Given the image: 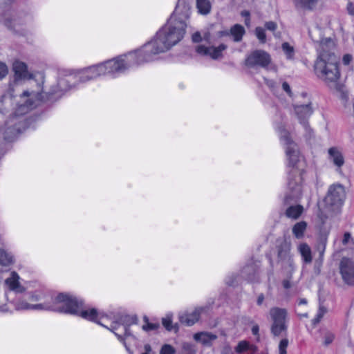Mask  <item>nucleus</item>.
<instances>
[{
    "instance_id": "obj_60",
    "label": "nucleus",
    "mask_w": 354,
    "mask_h": 354,
    "mask_svg": "<svg viewBox=\"0 0 354 354\" xmlns=\"http://www.w3.org/2000/svg\"><path fill=\"white\" fill-rule=\"evenodd\" d=\"M5 139L8 140H10L12 139V136H8L7 133L5 135Z\"/></svg>"
},
{
    "instance_id": "obj_10",
    "label": "nucleus",
    "mask_w": 354,
    "mask_h": 354,
    "mask_svg": "<svg viewBox=\"0 0 354 354\" xmlns=\"http://www.w3.org/2000/svg\"><path fill=\"white\" fill-rule=\"evenodd\" d=\"M102 75L104 74L100 64L75 71V76L80 83H85Z\"/></svg>"
},
{
    "instance_id": "obj_6",
    "label": "nucleus",
    "mask_w": 354,
    "mask_h": 354,
    "mask_svg": "<svg viewBox=\"0 0 354 354\" xmlns=\"http://www.w3.org/2000/svg\"><path fill=\"white\" fill-rule=\"evenodd\" d=\"M271 320L270 332L274 337H283L287 333L288 311L286 308L272 307L269 310Z\"/></svg>"
},
{
    "instance_id": "obj_38",
    "label": "nucleus",
    "mask_w": 354,
    "mask_h": 354,
    "mask_svg": "<svg viewBox=\"0 0 354 354\" xmlns=\"http://www.w3.org/2000/svg\"><path fill=\"white\" fill-rule=\"evenodd\" d=\"M174 348L169 344H165L160 349V354H174Z\"/></svg>"
},
{
    "instance_id": "obj_35",
    "label": "nucleus",
    "mask_w": 354,
    "mask_h": 354,
    "mask_svg": "<svg viewBox=\"0 0 354 354\" xmlns=\"http://www.w3.org/2000/svg\"><path fill=\"white\" fill-rule=\"evenodd\" d=\"M326 308H324L323 306H320L316 317L314 318L312 321L313 324L315 326L316 324H317L320 322V320L322 319V318L323 317V316L326 313Z\"/></svg>"
},
{
    "instance_id": "obj_33",
    "label": "nucleus",
    "mask_w": 354,
    "mask_h": 354,
    "mask_svg": "<svg viewBox=\"0 0 354 354\" xmlns=\"http://www.w3.org/2000/svg\"><path fill=\"white\" fill-rule=\"evenodd\" d=\"M282 49L288 59H291L293 57L294 48L288 43H283L282 44Z\"/></svg>"
},
{
    "instance_id": "obj_19",
    "label": "nucleus",
    "mask_w": 354,
    "mask_h": 354,
    "mask_svg": "<svg viewBox=\"0 0 354 354\" xmlns=\"http://www.w3.org/2000/svg\"><path fill=\"white\" fill-rule=\"evenodd\" d=\"M194 339L204 346H210L212 342L217 339V335L209 332H200L194 335Z\"/></svg>"
},
{
    "instance_id": "obj_12",
    "label": "nucleus",
    "mask_w": 354,
    "mask_h": 354,
    "mask_svg": "<svg viewBox=\"0 0 354 354\" xmlns=\"http://www.w3.org/2000/svg\"><path fill=\"white\" fill-rule=\"evenodd\" d=\"M340 274L343 281L348 285L354 284V262L348 258H343L339 264Z\"/></svg>"
},
{
    "instance_id": "obj_13",
    "label": "nucleus",
    "mask_w": 354,
    "mask_h": 354,
    "mask_svg": "<svg viewBox=\"0 0 354 354\" xmlns=\"http://www.w3.org/2000/svg\"><path fill=\"white\" fill-rule=\"evenodd\" d=\"M310 101L303 104L294 105L295 113L299 122L306 128L308 127V119L312 115L313 109Z\"/></svg>"
},
{
    "instance_id": "obj_7",
    "label": "nucleus",
    "mask_w": 354,
    "mask_h": 354,
    "mask_svg": "<svg viewBox=\"0 0 354 354\" xmlns=\"http://www.w3.org/2000/svg\"><path fill=\"white\" fill-rule=\"evenodd\" d=\"M290 250L291 244L287 241L282 242L278 247L277 263L291 277L295 270V263Z\"/></svg>"
},
{
    "instance_id": "obj_15",
    "label": "nucleus",
    "mask_w": 354,
    "mask_h": 354,
    "mask_svg": "<svg viewBox=\"0 0 354 354\" xmlns=\"http://www.w3.org/2000/svg\"><path fill=\"white\" fill-rule=\"evenodd\" d=\"M19 280V274L13 271L10 273V277L5 280V283L10 290L17 293H22L26 288L21 284Z\"/></svg>"
},
{
    "instance_id": "obj_49",
    "label": "nucleus",
    "mask_w": 354,
    "mask_h": 354,
    "mask_svg": "<svg viewBox=\"0 0 354 354\" xmlns=\"http://www.w3.org/2000/svg\"><path fill=\"white\" fill-rule=\"evenodd\" d=\"M241 15L246 17L245 24L248 25L250 21V12L247 10H243L241 12Z\"/></svg>"
},
{
    "instance_id": "obj_51",
    "label": "nucleus",
    "mask_w": 354,
    "mask_h": 354,
    "mask_svg": "<svg viewBox=\"0 0 354 354\" xmlns=\"http://www.w3.org/2000/svg\"><path fill=\"white\" fill-rule=\"evenodd\" d=\"M30 299L32 301H37L40 299V297L36 293H32L30 296Z\"/></svg>"
},
{
    "instance_id": "obj_34",
    "label": "nucleus",
    "mask_w": 354,
    "mask_h": 354,
    "mask_svg": "<svg viewBox=\"0 0 354 354\" xmlns=\"http://www.w3.org/2000/svg\"><path fill=\"white\" fill-rule=\"evenodd\" d=\"M31 307L32 304H30L24 300H19L15 304V308L18 310H30L31 309Z\"/></svg>"
},
{
    "instance_id": "obj_59",
    "label": "nucleus",
    "mask_w": 354,
    "mask_h": 354,
    "mask_svg": "<svg viewBox=\"0 0 354 354\" xmlns=\"http://www.w3.org/2000/svg\"><path fill=\"white\" fill-rule=\"evenodd\" d=\"M307 303V301L306 299H301L299 304H306Z\"/></svg>"
},
{
    "instance_id": "obj_43",
    "label": "nucleus",
    "mask_w": 354,
    "mask_h": 354,
    "mask_svg": "<svg viewBox=\"0 0 354 354\" xmlns=\"http://www.w3.org/2000/svg\"><path fill=\"white\" fill-rule=\"evenodd\" d=\"M203 39V37L201 36L199 32H196L192 35V41L195 43H198L201 41Z\"/></svg>"
},
{
    "instance_id": "obj_20",
    "label": "nucleus",
    "mask_w": 354,
    "mask_h": 354,
    "mask_svg": "<svg viewBox=\"0 0 354 354\" xmlns=\"http://www.w3.org/2000/svg\"><path fill=\"white\" fill-rule=\"evenodd\" d=\"M13 71L16 77L18 79H26L30 77L27 66L24 62L15 61L13 63Z\"/></svg>"
},
{
    "instance_id": "obj_17",
    "label": "nucleus",
    "mask_w": 354,
    "mask_h": 354,
    "mask_svg": "<svg viewBox=\"0 0 354 354\" xmlns=\"http://www.w3.org/2000/svg\"><path fill=\"white\" fill-rule=\"evenodd\" d=\"M77 315L85 319L95 322L102 326H106V324L102 321L104 317H100L99 319L97 311L95 308L83 310L82 308H79V314Z\"/></svg>"
},
{
    "instance_id": "obj_57",
    "label": "nucleus",
    "mask_w": 354,
    "mask_h": 354,
    "mask_svg": "<svg viewBox=\"0 0 354 354\" xmlns=\"http://www.w3.org/2000/svg\"><path fill=\"white\" fill-rule=\"evenodd\" d=\"M123 330H124V334L125 336H130L131 335V333L129 331V329L127 326H123Z\"/></svg>"
},
{
    "instance_id": "obj_41",
    "label": "nucleus",
    "mask_w": 354,
    "mask_h": 354,
    "mask_svg": "<svg viewBox=\"0 0 354 354\" xmlns=\"http://www.w3.org/2000/svg\"><path fill=\"white\" fill-rule=\"evenodd\" d=\"M334 339H335L334 334L330 332H327L324 335V343L326 346H328L333 342Z\"/></svg>"
},
{
    "instance_id": "obj_26",
    "label": "nucleus",
    "mask_w": 354,
    "mask_h": 354,
    "mask_svg": "<svg viewBox=\"0 0 354 354\" xmlns=\"http://www.w3.org/2000/svg\"><path fill=\"white\" fill-rule=\"evenodd\" d=\"M245 32L244 28L240 24L234 25L230 30V34L233 37V39L236 42L241 41Z\"/></svg>"
},
{
    "instance_id": "obj_30",
    "label": "nucleus",
    "mask_w": 354,
    "mask_h": 354,
    "mask_svg": "<svg viewBox=\"0 0 354 354\" xmlns=\"http://www.w3.org/2000/svg\"><path fill=\"white\" fill-rule=\"evenodd\" d=\"M145 324L142 326V329L145 331L156 330L159 328L160 324L158 323H150L147 316L144 318Z\"/></svg>"
},
{
    "instance_id": "obj_40",
    "label": "nucleus",
    "mask_w": 354,
    "mask_h": 354,
    "mask_svg": "<svg viewBox=\"0 0 354 354\" xmlns=\"http://www.w3.org/2000/svg\"><path fill=\"white\" fill-rule=\"evenodd\" d=\"M183 351L185 352V353L187 354H195L196 351L194 348V346L189 343H184L183 344Z\"/></svg>"
},
{
    "instance_id": "obj_52",
    "label": "nucleus",
    "mask_w": 354,
    "mask_h": 354,
    "mask_svg": "<svg viewBox=\"0 0 354 354\" xmlns=\"http://www.w3.org/2000/svg\"><path fill=\"white\" fill-rule=\"evenodd\" d=\"M144 348H145V352L143 353L142 354H151V347L149 344H145L144 346Z\"/></svg>"
},
{
    "instance_id": "obj_42",
    "label": "nucleus",
    "mask_w": 354,
    "mask_h": 354,
    "mask_svg": "<svg viewBox=\"0 0 354 354\" xmlns=\"http://www.w3.org/2000/svg\"><path fill=\"white\" fill-rule=\"evenodd\" d=\"M265 27L269 30L274 31L277 28V25L274 21H268L265 24Z\"/></svg>"
},
{
    "instance_id": "obj_61",
    "label": "nucleus",
    "mask_w": 354,
    "mask_h": 354,
    "mask_svg": "<svg viewBox=\"0 0 354 354\" xmlns=\"http://www.w3.org/2000/svg\"><path fill=\"white\" fill-rule=\"evenodd\" d=\"M32 105V103H30H30H28V104H26V106H28H28H31Z\"/></svg>"
},
{
    "instance_id": "obj_53",
    "label": "nucleus",
    "mask_w": 354,
    "mask_h": 354,
    "mask_svg": "<svg viewBox=\"0 0 354 354\" xmlns=\"http://www.w3.org/2000/svg\"><path fill=\"white\" fill-rule=\"evenodd\" d=\"M263 300H264V295L263 294H260L257 298V305L261 306L263 304Z\"/></svg>"
},
{
    "instance_id": "obj_23",
    "label": "nucleus",
    "mask_w": 354,
    "mask_h": 354,
    "mask_svg": "<svg viewBox=\"0 0 354 354\" xmlns=\"http://www.w3.org/2000/svg\"><path fill=\"white\" fill-rule=\"evenodd\" d=\"M298 251L305 263L309 264L312 262L313 257L311 249L308 244L305 243L299 244L298 245Z\"/></svg>"
},
{
    "instance_id": "obj_29",
    "label": "nucleus",
    "mask_w": 354,
    "mask_h": 354,
    "mask_svg": "<svg viewBox=\"0 0 354 354\" xmlns=\"http://www.w3.org/2000/svg\"><path fill=\"white\" fill-rule=\"evenodd\" d=\"M162 324L169 331L173 330L177 331L178 330V327L177 326V325H174L172 324L171 315H167L165 317H163L162 319Z\"/></svg>"
},
{
    "instance_id": "obj_46",
    "label": "nucleus",
    "mask_w": 354,
    "mask_h": 354,
    "mask_svg": "<svg viewBox=\"0 0 354 354\" xmlns=\"http://www.w3.org/2000/svg\"><path fill=\"white\" fill-rule=\"evenodd\" d=\"M221 354H232L231 347L227 344L225 345L222 348Z\"/></svg>"
},
{
    "instance_id": "obj_21",
    "label": "nucleus",
    "mask_w": 354,
    "mask_h": 354,
    "mask_svg": "<svg viewBox=\"0 0 354 354\" xmlns=\"http://www.w3.org/2000/svg\"><path fill=\"white\" fill-rule=\"evenodd\" d=\"M290 204H288L289 205L285 212V215L287 218H291L292 220L298 219L302 213L304 212V207L301 205H292Z\"/></svg>"
},
{
    "instance_id": "obj_56",
    "label": "nucleus",
    "mask_w": 354,
    "mask_h": 354,
    "mask_svg": "<svg viewBox=\"0 0 354 354\" xmlns=\"http://www.w3.org/2000/svg\"><path fill=\"white\" fill-rule=\"evenodd\" d=\"M283 286L286 289L289 288L291 286L290 281L289 280H284L283 281Z\"/></svg>"
},
{
    "instance_id": "obj_9",
    "label": "nucleus",
    "mask_w": 354,
    "mask_h": 354,
    "mask_svg": "<svg viewBox=\"0 0 354 354\" xmlns=\"http://www.w3.org/2000/svg\"><path fill=\"white\" fill-rule=\"evenodd\" d=\"M271 62L270 55L264 50H256L248 55L245 64L248 67H267Z\"/></svg>"
},
{
    "instance_id": "obj_4",
    "label": "nucleus",
    "mask_w": 354,
    "mask_h": 354,
    "mask_svg": "<svg viewBox=\"0 0 354 354\" xmlns=\"http://www.w3.org/2000/svg\"><path fill=\"white\" fill-rule=\"evenodd\" d=\"M304 171L290 169L288 172L287 192L283 199L284 205L297 202L301 197Z\"/></svg>"
},
{
    "instance_id": "obj_36",
    "label": "nucleus",
    "mask_w": 354,
    "mask_h": 354,
    "mask_svg": "<svg viewBox=\"0 0 354 354\" xmlns=\"http://www.w3.org/2000/svg\"><path fill=\"white\" fill-rule=\"evenodd\" d=\"M288 346V340L286 338L282 339L279 344V354H287L286 349Z\"/></svg>"
},
{
    "instance_id": "obj_25",
    "label": "nucleus",
    "mask_w": 354,
    "mask_h": 354,
    "mask_svg": "<svg viewBox=\"0 0 354 354\" xmlns=\"http://www.w3.org/2000/svg\"><path fill=\"white\" fill-rule=\"evenodd\" d=\"M15 263L14 256L4 249L0 248V266L8 267Z\"/></svg>"
},
{
    "instance_id": "obj_37",
    "label": "nucleus",
    "mask_w": 354,
    "mask_h": 354,
    "mask_svg": "<svg viewBox=\"0 0 354 354\" xmlns=\"http://www.w3.org/2000/svg\"><path fill=\"white\" fill-rule=\"evenodd\" d=\"M119 326L120 325L118 322H113L111 324L110 327H108L106 325L105 327L109 329L113 333H114L120 341H123V337H122V335L116 332V330L118 329Z\"/></svg>"
},
{
    "instance_id": "obj_62",
    "label": "nucleus",
    "mask_w": 354,
    "mask_h": 354,
    "mask_svg": "<svg viewBox=\"0 0 354 354\" xmlns=\"http://www.w3.org/2000/svg\"><path fill=\"white\" fill-rule=\"evenodd\" d=\"M230 286H232V283H230L229 282H227Z\"/></svg>"
},
{
    "instance_id": "obj_27",
    "label": "nucleus",
    "mask_w": 354,
    "mask_h": 354,
    "mask_svg": "<svg viewBox=\"0 0 354 354\" xmlns=\"http://www.w3.org/2000/svg\"><path fill=\"white\" fill-rule=\"evenodd\" d=\"M317 0H294L296 8L303 10H313L316 4Z\"/></svg>"
},
{
    "instance_id": "obj_14",
    "label": "nucleus",
    "mask_w": 354,
    "mask_h": 354,
    "mask_svg": "<svg viewBox=\"0 0 354 354\" xmlns=\"http://www.w3.org/2000/svg\"><path fill=\"white\" fill-rule=\"evenodd\" d=\"M226 49L227 46L223 44L217 47L199 45L196 47V52L202 55L209 56L213 59H218L223 57V52Z\"/></svg>"
},
{
    "instance_id": "obj_28",
    "label": "nucleus",
    "mask_w": 354,
    "mask_h": 354,
    "mask_svg": "<svg viewBox=\"0 0 354 354\" xmlns=\"http://www.w3.org/2000/svg\"><path fill=\"white\" fill-rule=\"evenodd\" d=\"M198 12L202 15H207L211 10V3L209 0H196Z\"/></svg>"
},
{
    "instance_id": "obj_8",
    "label": "nucleus",
    "mask_w": 354,
    "mask_h": 354,
    "mask_svg": "<svg viewBox=\"0 0 354 354\" xmlns=\"http://www.w3.org/2000/svg\"><path fill=\"white\" fill-rule=\"evenodd\" d=\"M346 198L344 187L341 185H333L330 187L326 197V203L333 211H338Z\"/></svg>"
},
{
    "instance_id": "obj_54",
    "label": "nucleus",
    "mask_w": 354,
    "mask_h": 354,
    "mask_svg": "<svg viewBox=\"0 0 354 354\" xmlns=\"http://www.w3.org/2000/svg\"><path fill=\"white\" fill-rule=\"evenodd\" d=\"M264 80H265L266 84L268 86H270V87H271V88H273V87H274V82L272 80H268V79H266V78H264Z\"/></svg>"
},
{
    "instance_id": "obj_22",
    "label": "nucleus",
    "mask_w": 354,
    "mask_h": 354,
    "mask_svg": "<svg viewBox=\"0 0 354 354\" xmlns=\"http://www.w3.org/2000/svg\"><path fill=\"white\" fill-rule=\"evenodd\" d=\"M328 154L330 160L335 165L341 167L344 163V160L342 153L335 147H331L328 149Z\"/></svg>"
},
{
    "instance_id": "obj_48",
    "label": "nucleus",
    "mask_w": 354,
    "mask_h": 354,
    "mask_svg": "<svg viewBox=\"0 0 354 354\" xmlns=\"http://www.w3.org/2000/svg\"><path fill=\"white\" fill-rule=\"evenodd\" d=\"M347 11L349 15L353 16L354 15V5L353 3L349 2L347 5Z\"/></svg>"
},
{
    "instance_id": "obj_11",
    "label": "nucleus",
    "mask_w": 354,
    "mask_h": 354,
    "mask_svg": "<svg viewBox=\"0 0 354 354\" xmlns=\"http://www.w3.org/2000/svg\"><path fill=\"white\" fill-rule=\"evenodd\" d=\"M75 80H77L75 76V72L60 77L57 81V85L53 88L50 93L53 95H62L64 92L75 86L74 83Z\"/></svg>"
},
{
    "instance_id": "obj_44",
    "label": "nucleus",
    "mask_w": 354,
    "mask_h": 354,
    "mask_svg": "<svg viewBox=\"0 0 354 354\" xmlns=\"http://www.w3.org/2000/svg\"><path fill=\"white\" fill-rule=\"evenodd\" d=\"M353 59V57L351 55L349 54H346V55H344L343 58H342V62L344 63V64L345 65H348L352 61Z\"/></svg>"
},
{
    "instance_id": "obj_18",
    "label": "nucleus",
    "mask_w": 354,
    "mask_h": 354,
    "mask_svg": "<svg viewBox=\"0 0 354 354\" xmlns=\"http://www.w3.org/2000/svg\"><path fill=\"white\" fill-rule=\"evenodd\" d=\"M201 310L196 309L191 313H183L179 316L180 322L186 326H192L199 319Z\"/></svg>"
},
{
    "instance_id": "obj_5",
    "label": "nucleus",
    "mask_w": 354,
    "mask_h": 354,
    "mask_svg": "<svg viewBox=\"0 0 354 354\" xmlns=\"http://www.w3.org/2000/svg\"><path fill=\"white\" fill-rule=\"evenodd\" d=\"M83 301L66 293H60L53 299V310L71 315H78Z\"/></svg>"
},
{
    "instance_id": "obj_39",
    "label": "nucleus",
    "mask_w": 354,
    "mask_h": 354,
    "mask_svg": "<svg viewBox=\"0 0 354 354\" xmlns=\"http://www.w3.org/2000/svg\"><path fill=\"white\" fill-rule=\"evenodd\" d=\"M8 73V68L3 62H0V80H3Z\"/></svg>"
},
{
    "instance_id": "obj_1",
    "label": "nucleus",
    "mask_w": 354,
    "mask_h": 354,
    "mask_svg": "<svg viewBox=\"0 0 354 354\" xmlns=\"http://www.w3.org/2000/svg\"><path fill=\"white\" fill-rule=\"evenodd\" d=\"M189 17L187 8L176 9L154 37L140 48L100 63L104 75L115 76L132 66L152 62L157 55L169 50L183 38Z\"/></svg>"
},
{
    "instance_id": "obj_31",
    "label": "nucleus",
    "mask_w": 354,
    "mask_h": 354,
    "mask_svg": "<svg viewBox=\"0 0 354 354\" xmlns=\"http://www.w3.org/2000/svg\"><path fill=\"white\" fill-rule=\"evenodd\" d=\"M32 310H53V302H44L43 304H32Z\"/></svg>"
},
{
    "instance_id": "obj_16",
    "label": "nucleus",
    "mask_w": 354,
    "mask_h": 354,
    "mask_svg": "<svg viewBox=\"0 0 354 354\" xmlns=\"http://www.w3.org/2000/svg\"><path fill=\"white\" fill-rule=\"evenodd\" d=\"M243 278H245L249 281H254L259 277V266L251 262L245 266L241 272Z\"/></svg>"
},
{
    "instance_id": "obj_2",
    "label": "nucleus",
    "mask_w": 354,
    "mask_h": 354,
    "mask_svg": "<svg viewBox=\"0 0 354 354\" xmlns=\"http://www.w3.org/2000/svg\"><path fill=\"white\" fill-rule=\"evenodd\" d=\"M334 48L335 44L330 38L323 39L319 43V57L315 63V73L326 83L335 82L339 77Z\"/></svg>"
},
{
    "instance_id": "obj_32",
    "label": "nucleus",
    "mask_w": 354,
    "mask_h": 354,
    "mask_svg": "<svg viewBox=\"0 0 354 354\" xmlns=\"http://www.w3.org/2000/svg\"><path fill=\"white\" fill-rule=\"evenodd\" d=\"M255 34L261 44H264L266 41V36L265 30L261 27H257L255 28Z\"/></svg>"
},
{
    "instance_id": "obj_45",
    "label": "nucleus",
    "mask_w": 354,
    "mask_h": 354,
    "mask_svg": "<svg viewBox=\"0 0 354 354\" xmlns=\"http://www.w3.org/2000/svg\"><path fill=\"white\" fill-rule=\"evenodd\" d=\"M282 88L290 96L292 95V91L290 85L288 84V82H284L282 84Z\"/></svg>"
},
{
    "instance_id": "obj_47",
    "label": "nucleus",
    "mask_w": 354,
    "mask_h": 354,
    "mask_svg": "<svg viewBox=\"0 0 354 354\" xmlns=\"http://www.w3.org/2000/svg\"><path fill=\"white\" fill-rule=\"evenodd\" d=\"M39 95V92L36 93L34 91L29 92L28 91H26L23 93V96H24V97L32 96V97H38Z\"/></svg>"
},
{
    "instance_id": "obj_58",
    "label": "nucleus",
    "mask_w": 354,
    "mask_h": 354,
    "mask_svg": "<svg viewBox=\"0 0 354 354\" xmlns=\"http://www.w3.org/2000/svg\"><path fill=\"white\" fill-rule=\"evenodd\" d=\"M252 332L254 335H257L258 334V332H259V326L257 325H255L252 328Z\"/></svg>"
},
{
    "instance_id": "obj_50",
    "label": "nucleus",
    "mask_w": 354,
    "mask_h": 354,
    "mask_svg": "<svg viewBox=\"0 0 354 354\" xmlns=\"http://www.w3.org/2000/svg\"><path fill=\"white\" fill-rule=\"evenodd\" d=\"M351 239V234L350 233L348 232H346L344 234V238H343V240H342V243L344 245H346L348 243V241L350 240Z\"/></svg>"
},
{
    "instance_id": "obj_24",
    "label": "nucleus",
    "mask_w": 354,
    "mask_h": 354,
    "mask_svg": "<svg viewBox=\"0 0 354 354\" xmlns=\"http://www.w3.org/2000/svg\"><path fill=\"white\" fill-rule=\"evenodd\" d=\"M307 229V223L306 221H299L296 223L292 227V232L294 236L297 239H301L304 237Z\"/></svg>"
},
{
    "instance_id": "obj_3",
    "label": "nucleus",
    "mask_w": 354,
    "mask_h": 354,
    "mask_svg": "<svg viewBox=\"0 0 354 354\" xmlns=\"http://www.w3.org/2000/svg\"><path fill=\"white\" fill-rule=\"evenodd\" d=\"M280 139L286 148L288 166L290 169L305 170L306 162L301 156L297 145L292 140L290 133L283 127H278Z\"/></svg>"
},
{
    "instance_id": "obj_55",
    "label": "nucleus",
    "mask_w": 354,
    "mask_h": 354,
    "mask_svg": "<svg viewBox=\"0 0 354 354\" xmlns=\"http://www.w3.org/2000/svg\"><path fill=\"white\" fill-rule=\"evenodd\" d=\"M210 37H211L210 33L207 32L204 33L203 39L205 41H209L210 40Z\"/></svg>"
}]
</instances>
